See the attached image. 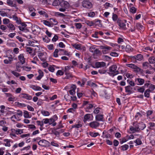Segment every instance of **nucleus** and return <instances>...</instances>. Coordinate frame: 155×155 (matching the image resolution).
<instances>
[{
    "label": "nucleus",
    "instance_id": "nucleus-1",
    "mask_svg": "<svg viewBox=\"0 0 155 155\" xmlns=\"http://www.w3.org/2000/svg\"><path fill=\"white\" fill-rule=\"evenodd\" d=\"M117 67L115 65H113L109 68V71L110 72H108V74L111 76H114L117 74L119 72L117 70Z\"/></svg>",
    "mask_w": 155,
    "mask_h": 155
},
{
    "label": "nucleus",
    "instance_id": "nucleus-2",
    "mask_svg": "<svg viewBox=\"0 0 155 155\" xmlns=\"http://www.w3.org/2000/svg\"><path fill=\"white\" fill-rule=\"evenodd\" d=\"M60 5L61 8H60L59 10L60 11L64 12L66 9L69 8V4L68 2L64 1L60 4Z\"/></svg>",
    "mask_w": 155,
    "mask_h": 155
},
{
    "label": "nucleus",
    "instance_id": "nucleus-3",
    "mask_svg": "<svg viewBox=\"0 0 155 155\" xmlns=\"http://www.w3.org/2000/svg\"><path fill=\"white\" fill-rule=\"evenodd\" d=\"M117 22L120 28L124 30H126L127 29L126 25L127 21L126 20H121L118 19Z\"/></svg>",
    "mask_w": 155,
    "mask_h": 155
},
{
    "label": "nucleus",
    "instance_id": "nucleus-4",
    "mask_svg": "<svg viewBox=\"0 0 155 155\" xmlns=\"http://www.w3.org/2000/svg\"><path fill=\"white\" fill-rule=\"evenodd\" d=\"M82 6L87 8H90L92 7V4L88 0H84L82 3Z\"/></svg>",
    "mask_w": 155,
    "mask_h": 155
},
{
    "label": "nucleus",
    "instance_id": "nucleus-5",
    "mask_svg": "<svg viewBox=\"0 0 155 155\" xmlns=\"http://www.w3.org/2000/svg\"><path fill=\"white\" fill-rule=\"evenodd\" d=\"M100 48L102 49V51L103 54H106L108 53L110 50L111 47L107 46L101 45L100 46Z\"/></svg>",
    "mask_w": 155,
    "mask_h": 155
},
{
    "label": "nucleus",
    "instance_id": "nucleus-6",
    "mask_svg": "<svg viewBox=\"0 0 155 155\" xmlns=\"http://www.w3.org/2000/svg\"><path fill=\"white\" fill-rule=\"evenodd\" d=\"M32 31L34 34L38 35L40 33L41 29L38 26L34 25L32 28Z\"/></svg>",
    "mask_w": 155,
    "mask_h": 155
},
{
    "label": "nucleus",
    "instance_id": "nucleus-7",
    "mask_svg": "<svg viewBox=\"0 0 155 155\" xmlns=\"http://www.w3.org/2000/svg\"><path fill=\"white\" fill-rule=\"evenodd\" d=\"M38 144L41 146L46 147L49 144V142L45 140H40L38 142Z\"/></svg>",
    "mask_w": 155,
    "mask_h": 155
},
{
    "label": "nucleus",
    "instance_id": "nucleus-8",
    "mask_svg": "<svg viewBox=\"0 0 155 155\" xmlns=\"http://www.w3.org/2000/svg\"><path fill=\"white\" fill-rule=\"evenodd\" d=\"M100 125L99 123L96 121H94L89 124V126L92 128H95L97 127Z\"/></svg>",
    "mask_w": 155,
    "mask_h": 155
},
{
    "label": "nucleus",
    "instance_id": "nucleus-9",
    "mask_svg": "<svg viewBox=\"0 0 155 155\" xmlns=\"http://www.w3.org/2000/svg\"><path fill=\"white\" fill-rule=\"evenodd\" d=\"M132 58L133 60H137L140 61L143 59V57L142 54H139L132 57Z\"/></svg>",
    "mask_w": 155,
    "mask_h": 155
},
{
    "label": "nucleus",
    "instance_id": "nucleus-10",
    "mask_svg": "<svg viewBox=\"0 0 155 155\" xmlns=\"http://www.w3.org/2000/svg\"><path fill=\"white\" fill-rule=\"evenodd\" d=\"M76 88V86L75 85H73L71 88V90L69 91V93L71 95H74L75 93V90Z\"/></svg>",
    "mask_w": 155,
    "mask_h": 155
},
{
    "label": "nucleus",
    "instance_id": "nucleus-11",
    "mask_svg": "<svg viewBox=\"0 0 155 155\" xmlns=\"http://www.w3.org/2000/svg\"><path fill=\"white\" fill-rule=\"evenodd\" d=\"M95 65L96 66V67L97 68L102 67H103L106 65V64L103 62H97L96 63Z\"/></svg>",
    "mask_w": 155,
    "mask_h": 155
},
{
    "label": "nucleus",
    "instance_id": "nucleus-12",
    "mask_svg": "<svg viewBox=\"0 0 155 155\" xmlns=\"http://www.w3.org/2000/svg\"><path fill=\"white\" fill-rule=\"evenodd\" d=\"M91 116L92 117L93 116L91 114H86L84 116V119L83 120V121L84 122L86 123L87 120H89L91 118Z\"/></svg>",
    "mask_w": 155,
    "mask_h": 155
},
{
    "label": "nucleus",
    "instance_id": "nucleus-13",
    "mask_svg": "<svg viewBox=\"0 0 155 155\" xmlns=\"http://www.w3.org/2000/svg\"><path fill=\"white\" fill-rule=\"evenodd\" d=\"M21 95H22V97L23 98L26 99L28 100H31L32 99V96L28 94L23 93Z\"/></svg>",
    "mask_w": 155,
    "mask_h": 155
},
{
    "label": "nucleus",
    "instance_id": "nucleus-14",
    "mask_svg": "<svg viewBox=\"0 0 155 155\" xmlns=\"http://www.w3.org/2000/svg\"><path fill=\"white\" fill-rule=\"evenodd\" d=\"M39 75L36 77V79L38 80H40L41 78L43 76L44 73L41 70H39L38 71Z\"/></svg>",
    "mask_w": 155,
    "mask_h": 155
},
{
    "label": "nucleus",
    "instance_id": "nucleus-15",
    "mask_svg": "<svg viewBox=\"0 0 155 155\" xmlns=\"http://www.w3.org/2000/svg\"><path fill=\"white\" fill-rule=\"evenodd\" d=\"M18 58L22 64H23L25 63V60L23 54H20L18 56Z\"/></svg>",
    "mask_w": 155,
    "mask_h": 155
},
{
    "label": "nucleus",
    "instance_id": "nucleus-16",
    "mask_svg": "<svg viewBox=\"0 0 155 155\" xmlns=\"http://www.w3.org/2000/svg\"><path fill=\"white\" fill-rule=\"evenodd\" d=\"M13 18L14 20L16 21V23L18 25H19L21 23V19L20 18H18L15 15L13 16Z\"/></svg>",
    "mask_w": 155,
    "mask_h": 155
},
{
    "label": "nucleus",
    "instance_id": "nucleus-17",
    "mask_svg": "<svg viewBox=\"0 0 155 155\" xmlns=\"http://www.w3.org/2000/svg\"><path fill=\"white\" fill-rule=\"evenodd\" d=\"M132 87H131L130 85L125 87V91L126 92H128L130 94L132 93Z\"/></svg>",
    "mask_w": 155,
    "mask_h": 155
},
{
    "label": "nucleus",
    "instance_id": "nucleus-18",
    "mask_svg": "<svg viewBox=\"0 0 155 155\" xmlns=\"http://www.w3.org/2000/svg\"><path fill=\"white\" fill-rule=\"evenodd\" d=\"M103 115L102 114H97L96 116V120L98 121H101L103 118Z\"/></svg>",
    "mask_w": 155,
    "mask_h": 155
},
{
    "label": "nucleus",
    "instance_id": "nucleus-19",
    "mask_svg": "<svg viewBox=\"0 0 155 155\" xmlns=\"http://www.w3.org/2000/svg\"><path fill=\"white\" fill-rule=\"evenodd\" d=\"M18 27V26H17ZM19 29L24 32H27L29 31L28 29L26 28L21 27V26H18Z\"/></svg>",
    "mask_w": 155,
    "mask_h": 155
},
{
    "label": "nucleus",
    "instance_id": "nucleus-20",
    "mask_svg": "<svg viewBox=\"0 0 155 155\" xmlns=\"http://www.w3.org/2000/svg\"><path fill=\"white\" fill-rule=\"evenodd\" d=\"M30 87L35 91H41L42 90L41 88L40 87L33 85L30 86Z\"/></svg>",
    "mask_w": 155,
    "mask_h": 155
},
{
    "label": "nucleus",
    "instance_id": "nucleus-21",
    "mask_svg": "<svg viewBox=\"0 0 155 155\" xmlns=\"http://www.w3.org/2000/svg\"><path fill=\"white\" fill-rule=\"evenodd\" d=\"M7 4L10 6L16 7V5L15 4H14L13 2L11 0H7Z\"/></svg>",
    "mask_w": 155,
    "mask_h": 155
},
{
    "label": "nucleus",
    "instance_id": "nucleus-22",
    "mask_svg": "<svg viewBox=\"0 0 155 155\" xmlns=\"http://www.w3.org/2000/svg\"><path fill=\"white\" fill-rule=\"evenodd\" d=\"M43 23L45 25L49 27H52L53 25V23H51L50 22L47 20H44Z\"/></svg>",
    "mask_w": 155,
    "mask_h": 155
},
{
    "label": "nucleus",
    "instance_id": "nucleus-23",
    "mask_svg": "<svg viewBox=\"0 0 155 155\" xmlns=\"http://www.w3.org/2000/svg\"><path fill=\"white\" fill-rule=\"evenodd\" d=\"M4 141L6 142L4 144L5 146L10 147L11 146L10 142L11 140H10L8 139H5L4 140Z\"/></svg>",
    "mask_w": 155,
    "mask_h": 155
},
{
    "label": "nucleus",
    "instance_id": "nucleus-24",
    "mask_svg": "<svg viewBox=\"0 0 155 155\" xmlns=\"http://www.w3.org/2000/svg\"><path fill=\"white\" fill-rule=\"evenodd\" d=\"M85 23L87 25L91 26H93L95 23L93 22L92 21H90L89 20H86L85 21Z\"/></svg>",
    "mask_w": 155,
    "mask_h": 155
},
{
    "label": "nucleus",
    "instance_id": "nucleus-25",
    "mask_svg": "<svg viewBox=\"0 0 155 155\" xmlns=\"http://www.w3.org/2000/svg\"><path fill=\"white\" fill-rule=\"evenodd\" d=\"M24 116L25 118H31V115H30L29 112L25 110L24 112Z\"/></svg>",
    "mask_w": 155,
    "mask_h": 155
},
{
    "label": "nucleus",
    "instance_id": "nucleus-26",
    "mask_svg": "<svg viewBox=\"0 0 155 155\" xmlns=\"http://www.w3.org/2000/svg\"><path fill=\"white\" fill-rule=\"evenodd\" d=\"M149 61L150 64H154L155 63V58L154 57L152 56L149 59Z\"/></svg>",
    "mask_w": 155,
    "mask_h": 155
},
{
    "label": "nucleus",
    "instance_id": "nucleus-27",
    "mask_svg": "<svg viewBox=\"0 0 155 155\" xmlns=\"http://www.w3.org/2000/svg\"><path fill=\"white\" fill-rule=\"evenodd\" d=\"M7 27L11 30H15V27L11 23H9L7 25Z\"/></svg>",
    "mask_w": 155,
    "mask_h": 155
},
{
    "label": "nucleus",
    "instance_id": "nucleus-28",
    "mask_svg": "<svg viewBox=\"0 0 155 155\" xmlns=\"http://www.w3.org/2000/svg\"><path fill=\"white\" fill-rule=\"evenodd\" d=\"M11 119L13 122H15V119L17 120L18 121H19L20 120V119H19L18 117L16 115H13L11 117Z\"/></svg>",
    "mask_w": 155,
    "mask_h": 155
},
{
    "label": "nucleus",
    "instance_id": "nucleus-29",
    "mask_svg": "<svg viewBox=\"0 0 155 155\" xmlns=\"http://www.w3.org/2000/svg\"><path fill=\"white\" fill-rule=\"evenodd\" d=\"M150 90L149 89L147 90L144 93L145 96L147 97H150Z\"/></svg>",
    "mask_w": 155,
    "mask_h": 155
},
{
    "label": "nucleus",
    "instance_id": "nucleus-30",
    "mask_svg": "<svg viewBox=\"0 0 155 155\" xmlns=\"http://www.w3.org/2000/svg\"><path fill=\"white\" fill-rule=\"evenodd\" d=\"M89 135L93 137H95L98 135H99V134L98 133H93V132H90Z\"/></svg>",
    "mask_w": 155,
    "mask_h": 155
},
{
    "label": "nucleus",
    "instance_id": "nucleus-31",
    "mask_svg": "<svg viewBox=\"0 0 155 155\" xmlns=\"http://www.w3.org/2000/svg\"><path fill=\"white\" fill-rule=\"evenodd\" d=\"M136 27L138 29L141 30L143 29V26L140 23H137L136 24Z\"/></svg>",
    "mask_w": 155,
    "mask_h": 155
},
{
    "label": "nucleus",
    "instance_id": "nucleus-32",
    "mask_svg": "<svg viewBox=\"0 0 155 155\" xmlns=\"http://www.w3.org/2000/svg\"><path fill=\"white\" fill-rule=\"evenodd\" d=\"M137 80L138 82L139 83L140 85L143 84L144 82V80L143 79L141 78H137L136 79V80Z\"/></svg>",
    "mask_w": 155,
    "mask_h": 155
},
{
    "label": "nucleus",
    "instance_id": "nucleus-33",
    "mask_svg": "<svg viewBox=\"0 0 155 155\" xmlns=\"http://www.w3.org/2000/svg\"><path fill=\"white\" fill-rule=\"evenodd\" d=\"M75 26L77 29H80L82 27V25L81 23H75L74 24Z\"/></svg>",
    "mask_w": 155,
    "mask_h": 155
},
{
    "label": "nucleus",
    "instance_id": "nucleus-34",
    "mask_svg": "<svg viewBox=\"0 0 155 155\" xmlns=\"http://www.w3.org/2000/svg\"><path fill=\"white\" fill-rule=\"evenodd\" d=\"M139 126L140 127L139 130H143L146 127L145 124L143 123L140 124Z\"/></svg>",
    "mask_w": 155,
    "mask_h": 155
},
{
    "label": "nucleus",
    "instance_id": "nucleus-35",
    "mask_svg": "<svg viewBox=\"0 0 155 155\" xmlns=\"http://www.w3.org/2000/svg\"><path fill=\"white\" fill-rule=\"evenodd\" d=\"M131 48L129 45H127L126 47L125 50L127 52H130L132 51Z\"/></svg>",
    "mask_w": 155,
    "mask_h": 155
},
{
    "label": "nucleus",
    "instance_id": "nucleus-36",
    "mask_svg": "<svg viewBox=\"0 0 155 155\" xmlns=\"http://www.w3.org/2000/svg\"><path fill=\"white\" fill-rule=\"evenodd\" d=\"M72 45L75 49L78 50L80 49L81 46L80 45L75 44L73 45Z\"/></svg>",
    "mask_w": 155,
    "mask_h": 155
},
{
    "label": "nucleus",
    "instance_id": "nucleus-37",
    "mask_svg": "<svg viewBox=\"0 0 155 155\" xmlns=\"http://www.w3.org/2000/svg\"><path fill=\"white\" fill-rule=\"evenodd\" d=\"M41 113L45 116H48L50 114L48 111L45 110L42 111Z\"/></svg>",
    "mask_w": 155,
    "mask_h": 155
},
{
    "label": "nucleus",
    "instance_id": "nucleus-38",
    "mask_svg": "<svg viewBox=\"0 0 155 155\" xmlns=\"http://www.w3.org/2000/svg\"><path fill=\"white\" fill-rule=\"evenodd\" d=\"M118 19V16L117 15L114 13L113 14L112 19L114 21H117Z\"/></svg>",
    "mask_w": 155,
    "mask_h": 155
},
{
    "label": "nucleus",
    "instance_id": "nucleus-39",
    "mask_svg": "<svg viewBox=\"0 0 155 155\" xmlns=\"http://www.w3.org/2000/svg\"><path fill=\"white\" fill-rule=\"evenodd\" d=\"M60 5V3L58 0H54L53 3V5L55 6Z\"/></svg>",
    "mask_w": 155,
    "mask_h": 155
},
{
    "label": "nucleus",
    "instance_id": "nucleus-40",
    "mask_svg": "<svg viewBox=\"0 0 155 155\" xmlns=\"http://www.w3.org/2000/svg\"><path fill=\"white\" fill-rule=\"evenodd\" d=\"M11 72L12 74L14 76L17 77H18L20 76V74L18 73L15 72L14 71H12Z\"/></svg>",
    "mask_w": 155,
    "mask_h": 155
},
{
    "label": "nucleus",
    "instance_id": "nucleus-41",
    "mask_svg": "<svg viewBox=\"0 0 155 155\" xmlns=\"http://www.w3.org/2000/svg\"><path fill=\"white\" fill-rule=\"evenodd\" d=\"M23 130L17 129L16 131V134H21L23 133Z\"/></svg>",
    "mask_w": 155,
    "mask_h": 155
},
{
    "label": "nucleus",
    "instance_id": "nucleus-42",
    "mask_svg": "<svg viewBox=\"0 0 155 155\" xmlns=\"http://www.w3.org/2000/svg\"><path fill=\"white\" fill-rule=\"evenodd\" d=\"M135 68H134L133 69H134V71L137 72H138L139 71H140L142 72L141 71V69L140 68L137 66L135 65Z\"/></svg>",
    "mask_w": 155,
    "mask_h": 155
},
{
    "label": "nucleus",
    "instance_id": "nucleus-43",
    "mask_svg": "<svg viewBox=\"0 0 155 155\" xmlns=\"http://www.w3.org/2000/svg\"><path fill=\"white\" fill-rule=\"evenodd\" d=\"M43 40L44 42L46 43H48L50 41V39L46 36L45 38H43Z\"/></svg>",
    "mask_w": 155,
    "mask_h": 155
},
{
    "label": "nucleus",
    "instance_id": "nucleus-44",
    "mask_svg": "<svg viewBox=\"0 0 155 155\" xmlns=\"http://www.w3.org/2000/svg\"><path fill=\"white\" fill-rule=\"evenodd\" d=\"M144 88L143 87H140V88L137 89L138 92L143 93L144 91Z\"/></svg>",
    "mask_w": 155,
    "mask_h": 155
},
{
    "label": "nucleus",
    "instance_id": "nucleus-45",
    "mask_svg": "<svg viewBox=\"0 0 155 155\" xmlns=\"http://www.w3.org/2000/svg\"><path fill=\"white\" fill-rule=\"evenodd\" d=\"M127 82L128 83H129V84L130 85V86H131L134 87L135 85V84L134 82L132 81H130L129 80H127Z\"/></svg>",
    "mask_w": 155,
    "mask_h": 155
},
{
    "label": "nucleus",
    "instance_id": "nucleus-46",
    "mask_svg": "<svg viewBox=\"0 0 155 155\" xmlns=\"http://www.w3.org/2000/svg\"><path fill=\"white\" fill-rule=\"evenodd\" d=\"M121 147H122V150H126L128 148L129 146L127 144H125L122 146Z\"/></svg>",
    "mask_w": 155,
    "mask_h": 155
},
{
    "label": "nucleus",
    "instance_id": "nucleus-47",
    "mask_svg": "<svg viewBox=\"0 0 155 155\" xmlns=\"http://www.w3.org/2000/svg\"><path fill=\"white\" fill-rule=\"evenodd\" d=\"M134 142L136 143L137 144V145H140L142 143L141 141L139 139H137L134 141Z\"/></svg>",
    "mask_w": 155,
    "mask_h": 155
},
{
    "label": "nucleus",
    "instance_id": "nucleus-48",
    "mask_svg": "<svg viewBox=\"0 0 155 155\" xmlns=\"http://www.w3.org/2000/svg\"><path fill=\"white\" fill-rule=\"evenodd\" d=\"M58 50L57 49H55L54 53V57H58Z\"/></svg>",
    "mask_w": 155,
    "mask_h": 155
},
{
    "label": "nucleus",
    "instance_id": "nucleus-49",
    "mask_svg": "<svg viewBox=\"0 0 155 155\" xmlns=\"http://www.w3.org/2000/svg\"><path fill=\"white\" fill-rule=\"evenodd\" d=\"M150 126L149 127V128L150 130H153V129L152 128L155 126V124L154 123H149Z\"/></svg>",
    "mask_w": 155,
    "mask_h": 155
},
{
    "label": "nucleus",
    "instance_id": "nucleus-50",
    "mask_svg": "<svg viewBox=\"0 0 155 155\" xmlns=\"http://www.w3.org/2000/svg\"><path fill=\"white\" fill-rule=\"evenodd\" d=\"M107 93L106 91H104L101 92V95L102 96H104L106 98H108V97H107Z\"/></svg>",
    "mask_w": 155,
    "mask_h": 155
},
{
    "label": "nucleus",
    "instance_id": "nucleus-51",
    "mask_svg": "<svg viewBox=\"0 0 155 155\" xmlns=\"http://www.w3.org/2000/svg\"><path fill=\"white\" fill-rule=\"evenodd\" d=\"M28 126L29 128L31 129H32L33 130L35 129L36 128L35 126L33 124H29Z\"/></svg>",
    "mask_w": 155,
    "mask_h": 155
},
{
    "label": "nucleus",
    "instance_id": "nucleus-52",
    "mask_svg": "<svg viewBox=\"0 0 155 155\" xmlns=\"http://www.w3.org/2000/svg\"><path fill=\"white\" fill-rule=\"evenodd\" d=\"M36 123L38 125L40 126L41 127H42L44 125L43 121H40L38 120L36 121Z\"/></svg>",
    "mask_w": 155,
    "mask_h": 155
},
{
    "label": "nucleus",
    "instance_id": "nucleus-53",
    "mask_svg": "<svg viewBox=\"0 0 155 155\" xmlns=\"http://www.w3.org/2000/svg\"><path fill=\"white\" fill-rule=\"evenodd\" d=\"M126 65L127 66L133 69L135 68L134 67L135 65L134 64H126Z\"/></svg>",
    "mask_w": 155,
    "mask_h": 155
},
{
    "label": "nucleus",
    "instance_id": "nucleus-54",
    "mask_svg": "<svg viewBox=\"0 0 155 155\" xmlns=\"http://www.w3.org/2000/svg\"><path fill=\"white\" fill-rule=\"evenodd\" d=\"M130 11L132 13H135L136 12V9L134 7H132L130 8Z\"/></svg>",
    "mask_w": 155,
    "mask_h": 155
},
{
    "label": "nucleus",
    "instance_id": "nucleus-55",
    "mask_svg": "<svg viewBox=\"0 0 155 155\" xmlns=\"http://www.w3.org/2000/svg\"><path fill=\"white\" fill-rule=\"evenodd\" d=\"M10 21L8 19L5 18L3 19V22L4 24H8Z\"/></svg>",
    "mask_w": 155,
    "mask_h": 155
},
{
    "label": "nucleus",
    "instance_id": "nucleus-56",
    "mask_svg": "<svg viewBox=\"0 0 155 155\" xmlns=\"http://www.w3.org/2000/svg\"><path fill=\"white\" fill-rule=\"evenodd\" d=\"M26 51L29 54H31L32 52V49L30 47H27L26 48Z\"/></svg>",
    "mask_w": 155,
    "mask_h": 155
},
{
    "label": "nucleus",
    "instance_id": "nucleus-57",
    "mask_svg": "<svg viewBox=\"0 0 155 155\" xmlns=\"http://www.w3.org/2000/svg\"><path fill=\"white\" fill-rule=\"evenodd\" d=\"M82 126V125L81 124H78L74 125H73L72 126V128H79Z\"/></svg>",
    "mask_w": 155,
    "mask_h": 155
},
{
    "label": "nucleus",
    "instance_id": "nucleus-58",
    "mask_svg": "<svg viewBox=\"0 0 155 155\" xmlns=\"http://www.w3.org/2000/svg\"><path fill=\"white\" fill-rule=\"evenodd\" d=\"M95 49L94 46L91 47L89 48V51L92 53H94Z\"/></svg>",
    "mask_w": 155,
    "mask_h": 155
},
{
    "label": "nucleus",
    "instance_id": "nucleus-59",
    "mask_svg": "<svg viewBox=\"0 0 155 155\" xmlns=\"http://www.w3.org/2000/svg\"><path fill=\"white\" fill-rule=\"evenodd\" d=\"M95 15V13L94 12H90L88 14V15L89 16L93 17Z\"/></svg>",
    "mask_w": 155,
    "mask_h": 155
},
{
    "label": "nucleus",
    "instance_id": "nucleus-60",
    "mask_svg": "<svg viewBox=\"0 0 155 155\" xmlns=\"http://www.w3.org/2000/svg\"><path fill=\"white\" fill-rule=\"evenodd\" d=\"M110 55L112 56L115 57H117L118 56V54L117 53L115 52H111L110 54Z\"/></svg>",
    "mask_w": 155,
    "mask_h": 155
},
{
    "label": "nucleus",
    "instance_id": "nucleus-61",
    "mask_svg": "<svg viewBox=\"0 0 155 155\" xmlns=\"http://www.w3.org/2000/svg\"><path fill=\"white\" fill-rule=\"evenodd\" d=\"M65 74L66 75V77L67 78H70L72 77L71 74L70 73H68V72H65Z\"/></svg>",
    "mask_w": 155,
    "mask_h": 155
},
{
    "label": "nucleus",
    "instance_id": "nucleus-62",
    "mask_svg": "<svg viewBox=\"0 0 155 155\" xmlns=\"http://www.w3.org/2000/svg\"><path fill=\"white\" fill-rule=\"evenodd\" d=\"M94 54H96L100 55V54H101V53L100 51L99 50H98V49H96L94 53Z\"/></svg>",
    "mask_w": 155,
    "mask_h": 155
},
{
    "label": "nucleus",
    "instance_id": "nucleus-63",
    "mask_svg": "<svg viewBox=\"0 0 155 155\" xmlns=\"http://www.w3.org/2000/svg\"><path fill=\"white\" fill-rule=\"evenodd\" d=\"M64 74V72L62 71L61 70H58L57 72L56 75H62Z\"/></svg>",
    "mask_w": 155,
    "mask_h": 155
},
{
    "label": "nucleus",
    "instance_id": "nucleus-64",
    "mask_svg": "<svg viewBox=\"0 0 155 155\" xmlns=\"http://www.w3.org/2000/svg\"><path fill=\"white\" fill-rule=\"evenodd\" d=\"M100 108L99 107H97L94 110V113L96 114H98L100 111Z\"/></svg>",
    "mask_w": 155,
    "mask_h": 155
}]
</instances>
